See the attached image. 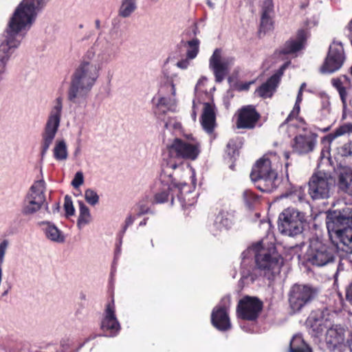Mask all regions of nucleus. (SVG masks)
<instances>
[{"instance_id": "f257e3e1", "label": "nucleus", "mask_w": 352, "mask_h": 352, "mask_svg": "<svg viewBox=\"0 0 352 352\" xmlns=\"http://www.w3.org/2000/svg\"><path fill=\"white\" fill-rule=\"evenodd\" d=\"M326 225L329 239L334 246L318 239L311 241L303 258L314 266L323 267L334 263L337 250L352 253V210L328 212Z\"/></svg>"}, {"instance_id": "f03ea898", "label": "nucleus", "mask_w": 352, "mask_h": 352, "mask_svg": "<svg viewBox=\"0 0 352 352\" xmlns=\"http://www.w3.org/2000/svg\"><path fill=\"white\" fill-rule=\"evenodd\" d=\"M241 256L240 285L252 284L261 277L273 280L280 271V258L274 245L265 248L258 242L243 251Z\"/></svg>"}, {"instance_id": "7ed1b4c3", "label": "nucleus", "mask_w": 352, "mask_h": 352, "mask_svg": "<svg viewBox=\"0 0 352 352\" xmlns=\"http://www.w3.org/2000/svg\"><path fill=\"white\" fill-rule=\"evenodd\" d=\"M113 45V43L106 41L98 56V64L89 60L94 56L95 52L92 50L87 51L83 60L71 76L67 94L69 102L76 104L86 102L99 76L101 63H107L114 56Z\"/></svg>"}, {"instance_id": "20e7f679", "label": "nucleus", "mask_w": 352, "mask_h": 352, "mask_svg": "<svg viewBox=\"0 0 352 352\" xmlns=\"http://www.w3.org/2000/svg\"><path fill=\"white\" fill-rule=\"evenodd\" d=\"M50 0H23L10 17L4 34L21 43L34 23L37 12Z\"/></svg>"}, {"instance_id": "39448f33", "label": "nucleus", "mask_w": 352, "mask_h": 352, "mask_svg": "<svg viewBox=\"0 0 352 352\" xmlns=\"http://www.w3.org/2000/svg\"><path fill=\"white\" fill-rule=\"evenodd\" d=\"M250 178L255 187L263 192L270 193L278 186V173L272 169L267 155L257 160L252 167Z\"/></svg>"}, {"instance_id": "423d86ee", "label": "nucleus", "mask_w": 352, "mask_h": 352, "mask_svg": "<svg viewBox=\"0 0 352 352\" xmlns=\"http://www.w3.org/2000/svg\"><path fill=\"white\" fill-rule=\"evenodd\" d=\"M320 289L311 284L294 283L287 294L289 307L294 314L299 313L318 296Z\"/></svg>"}, {"instance_id": "0eeeda50", "label": "nucleus", "mask_w": 352, "mask_h": 352, "mask_svg": "<svg viewBox=\"0 0 352 352\" xmlns=\"http://www.w3.org/2000/svg\"><path fill=\"white\" fill-rule=\"evenodd\" d=\"M177 164L173 162H167L166 164L162 163V170L160 174V180L164 188L156 192L154 195L152 203L153 204H164L168 200L170 192L173 193L174 188L178 191L177 197L180 199L184 188L188 186L186 182H177L173 177V172L177 167Z\"/></svg>"}, {"instance_id": "6e6552de", "label": "nucleus", "mask_w": 352, "mask_h": 352, "mask_svg": "<svg viewBox=\"0 0 352 352\" xmlns=\"http://www.w3.org/2000/svg\"><path fill=\"white\" fill-rule=\"evenodd\" d=\"M63 110L61 97L56 99L55 104L50 111L44 130L41 134V160H43L50 145L52 144L60 126Z\"/></svg>"}, {"instance_id": "1a4fd4ad", "label": "nucleus", "mask_w": 352, "mask_h": 352, "mask_svg": "<svg viewBox=\"0 0 352 352\" xmlns=\"http://www.w3.org/2000/svg\"><path fill=\"white\" fill-rule=\"evenodd\" d=\"M305 223V213L289 207L279 214L278 228L283 234L295 236L302 232Z\"/></svg>"}, {"instance_id": "9d476101", "label": "nucleus", "mask_w": 352, "mask_h": 352, "mask_svg": "<svg viewBox=\"0 0 352 352\" xmlns=\"http://www.w3.org/2000/svg\"><path fill=\"white\" fill-rule=\"evenodd\" d=\"M45 188L43 179L34 182L30 186L21 204V212L23 215H33L43 208L45 200Z\"/></svg>"}, {"instance_id": "9b49d317", "label": "nucleus", "mask_w": 352, "mask_h": 352, "mask_svg": "<svg viewBox=\"0 0 352 352\" xmlns=\"http://www.w3.org/2000/svg\"><path fill=\"white\" fill-rule=\"evenodd\" d=\"M200 31L197 23H193L187 28L182 34L181 41L176 45L175 54L177 58L194 59L199 52L200 40L197 37Z\"/></svg>"}, {"instance_id": "f8f14e48", "label": "nucleus", "mask_w": 352, "mask_h": 352, "mask_svg": "<svg viewBox=\"0 0 352 352\" xmlns=\"http://www.w3.org/2000/svg\"><path fill=\"white\" fill-rule=\"evenodd\" d=\"M335 186L333 177L322 171L314 173L308 183V192L313 199H324L331 196Z\"/></svg>"}, {"instance_id": "ddd939ff", "label": "nucleus", "mask_w": 352, "mask_h": 352, "mask_svg": "<svg viewBox=\"0 0 352 352\" xmlns=\"http://www.w3.org/2000/svg\"><path fill=\"white\" fill-rule=\"evenodd\" d=\"M167 148L170 160L163 163L166 164L167 162L173 161L178 165L177 168L180 167L182 164H178L175 159L195 160L197 158L200 153L199 144L189 143L179 138H175L173 143L168 145Z\"/></svg>"}, {"instance_id": "4468645a", "label": "nucleus", "mask_w": 352, "mask_h": 352, "mask_svg": "<svg viewBox=\"0 0 352 352\" xmlns=\"http://www.w3.org/2000/svg\"><path fill=\"white\" fill-rule=\"evenodd\" d=\"M263 302L256 296H245L241 298L236 306V316L239 318L254 321L261 312Z\"/></svg>"}, {"instance_id": "2eb2a0df", "label": "nucleus", "mask_w": 352, "mask_h": 352, "mask_svg": "<svg viewBox=\"0 0 352 352\" xmlns=\"http://www.w3.org/2000/svg\"><path fill=\"white\" fill-rule=\"evenodd\" d=\"M345 55L341 42L333 41V45L329 47V51L320 68V73L332 74L339 70L344 64Z\"/></svg>"}, {"instance_id": "dca6fc26", "label": "nucleus", "mask_w": 352, "mask_h": 352, "mask_svg": "<svg viewBox=\"0 0 352 352\" xmlns=\"http://www.w3.org/2000/svg\"><path fill=\"white\" fill-rule=\"evenodd\" d=\"M231 298L230 295L223 296L219 304L214 307L211 313V323L220 331H227L232 327L228 309Z\"/></svg>"}, {"instance_id": "f3484780", "label": "nucleus", "mask_w": 352, "mask_h": 352, "mask_svg": "<svg viewBox=\"0 0 352 352\" xmlns=\"http://www.w3.org/2000/svg\"><path fill=\"white\" fill-rule=\"evenodd\" d=\"M233 57L221 58V51L216 49L209 60V67L213 72L216 82H221L228 74L230 67L234 65Z\"/></svg>"}, {"instance_id": "a211bd4d", "label": "nucleus", "mask_w": 352, "mask_h": 352, "mask_svg": "<svg viewBox=\"0 0 352 352\" xmlns=\"http://www.w3.org/2000/svg\"><path fill=\"white\" fill-rule=\"evenodd\" d=\"M101 329L104 331H109L111 337L117 336L120 331V324L116 316L113 298L106 305L104 317L101 322Z\"/></svg>"}, {"instance_id": "6ab92c4d", "label": "nucleus", "mask_w": 352, "mask_h": 352, "mask_svg": "<svg viewBox=\"0 0 352 352\" xmlns=\"http://www.w3.org/2000/svg\"><path fill=\"white\" fill-rule=\"evenodd\" d=\"M308 37V30H298L295 38H289L278 50V54L283 55L293 54L302 50L305 47Z\"/></svg>"}, {"instance_id": "aec40b11", "label": "nucleus", "mask_w": 352, "mask_h": 352, "mask_svg": "<svg viewBox=\"0 0 352 352\" xmlns=\"http://www.w3.org/2000/svg\"><path fill=\"white\" fill-rule=\"evenodd\" d=\"M260 118L261 116L254 106H244L239 111L236 123V127L238 129H252L255 127Z\"/></svg>"}, {"instance_id": "412c9836", "label": "nucleus", "mask_w": 352, "mask_h": 352, "mask_svg": "<svg viewBox=\"0 0 352 352\" xmlns=\"http://www.w3.org/2000/svg\"><path fill=\"white\" fill-rule=\"evenodd\" d=\"M345 329L340 324L330 326L326 333L325 342L328 349L334 351L342 348L344 340Z\"/></svg>"}, {"instance_id": "4be33fe9", "label": "nucleus", "mask_w": 352, "mask_h": 352, "mask_svg": "<svg viewBox=\"0 0 352 352\" xmlns=\"http://www.w3.org/2000/svg\"><path fill=\"white\" fill-rule=\"evenodd\" d=\"M316 140L310 136L298 135L291 142L293 152L298 155H305L314 151Z\"/></svg>"}, {"instance_id": "5701e85b", "label": "nucleus", "mask_w": 352, "mask_h": 352, "mask_svg": "<svg viewBox=\"0 0 352 352\" xmlns=\"http://www.w3.org/2000/svg\"><path fill=\"white\" fill-rule=\"evenodd\" d=\"M201 124L206 133L208 134L213 133L216 125V114L214 106L209 102L204 103V108L201 117Z\"/></svg>"}, {"instance_id": "b1692460", "label": "nucleus", "mask_w": 352, "mask_h": 352, "mask_svg": "<svg viewBox=\"0 0 352 352\" xmlns=\"http://www.w3.org/2000/svg\"><path fill=\"white\" fill-rule=\"evenodd\" d=\"M38 226L42 230L45 237L51 241L62 243L65 241V237L63 232L59 230L54 223L48 221L38 222Z\"/></svg>"}, {"instance_id": "393cba45", "label": "nucleus", "mask_w": 352, "mask_h": 352, "mask_svg": "<svg viewBox=\"0 0 352 352\" xmlns=\"http://www.w3.org/2000/svg\"><path fill=\"white\" fill-rule=\"evenodd\" d=\"M338 186L339 190L352 196V169L346 167L340 169Z\"/></svg>"}, {"instance_id": "a878e982", "label": "nucleus", "mask_w": 352, "mask_h": 352, "mask_svg": "<svg viewBox=\"0 0 352 352\" xmlns=\"http://www.w3.org/2000/svg\"><path fill=\"white\" fill-rule=\"evenodd\" d=\"M329 310L325 306H322L321 308L313 310L309 316H308L307 320L309 323L311 322H317V323H323L326 324L328 327L331 326V322L329 320Z\"/></svg>"}, {"instance_id": "bb28decb", "label": "nucleus", "mask_w": 352, "mask_h": 352, "mask_svg": "<svg viewBox=\"0 0 352 352\" xmlns=\"http://www.w3.org/2000/svg\"><path fill=\"white\" fill-rule=\"evenodd\" d=\"M279 82H280L278 81L275 77L272 76L266 80V82L263 83L256 89V93H257L258 96L263 98L271 97Z\"/></svg>"}, {"instance_id": "cd10ccee", "label": "nucleus", "mask_w": 352, "mask_h": 352, "mask_svg": "<svg viewBox=\"0 0 352 352\" xmlns=\"http://www.w3.org/2000/svg\"><path fill=\"white\" fill-rule=\"evenodd\" d=\"M289 352H312V349L301 334H296L290 341Z\"/></svg>"}, {"instance_id": "c85d7f7f", "label": "nucleus", "mask_w": 352, "mask_h": 352, "mask_svg": "<svg viewBox=\"0 0 352 352\" xmlns=\"http://www.w3.org/2000/svg\"><path fill=\"white\" fill-rule=\"evenodd\" d=\"M79 205V216L77 220V226L79 229L88 224L91 221V213L89 208L82 201H78Z\"/></svg>"}, {"instance_id": "c756f323", "label": "nucleus", "mask_w": 352, "mask_h": 352, "mask_svg": "<svg viewBox=\"0 0 352 352\" xmlns=\"http://www.w3.org/2000/svg\"><path fill=\"white\" fill-rule=\"evenodd\" d=\"M232 224V221L230 214L224 211L219 212L214 222V226L219 230L223 228L228 230L231 227Z\"/></svg>"}, {"instance_id": "7c9ffc66", "label": "nucleus", "mask_w": 352, "mask_h": 352, "mask_svg": "<svg viewBox=\"0 0 352 352\" xmlns=\"http://www.w3.org/2000/svg\"><path fill=\"white\" fill-rule=\"evenodd\" d=\"M136 9V0H122L118 10V14L123 18H127L129 17Z\"/></svg>"}, {"instance_id": "2f4dec72", "label": "nucleus", "mask_w": 352, "mask_h": 352, "mask_svg": "<svg viewBox=\"0 0 352 352\" xmlns=\"http://www.w3.org/2000/svg\"><path fill=\"white\" fill-rule=\"evenodd\" d=\"M54 157L58 161L67 160L68 152L66 143L64 140L57 141L53 150Z\"/></svg>"}, {"instance_id": "473e14b6", "label": "nucleus", "mask_w": 352, "mask_h": 352, "mask_svg": "<svg viewBox=\"0 0 352 352\" xmlns=\"http://www.w3.org/2000/svg\"><path fill=\"white\" fill-rule=\"evenodd\" d=\"M351 133L352 123H344L343 124L336 128L333 132L329 133L327 135V139L329 140V142H331L338 137L344 135L345 134H349Z\"/></svg>"}, {"instance_id": "72a5a7b5", "label": "nucleus", "mask_w": 352, "mask_h": 352, "mask_svg": "<svg viewBox=\"0 0 352 352\" xmlns=\"http://www.w3.org/2000/svg\"><path fill=\"white\" fill-rule=\"evenodd\" d=\"M331 84L339 92L340 100L342 103L343 111H344L346 108L347 92L346 88L342 85L343 81L340 78H333L331 80Z\"/></svg>"}, {"instance_id": "f704fd0d", "label": "nucleus", "mask_w": 352, "mask_h": 352, "mask_svg": "<svg viewBox=\"0 0 352 352\" xmlns=\"http://www.w3.org/2000/svg\"><path fill=\"white\" fill-rule=\"evenodd\" d=\"M306 325L309 329V334L311 336V337L314 338H319L329 328L327 326H326V324H324L323 323L319 324L317 322L314 323L311 322L309 323L307 320H306Z\"/></svg>"}, {"instance_id": "c9c22d12", "label": "nucleus", "mask_w": 352, "mask_h": 352, "mask_svg": "<svg viewBox=\"0 0 352 352\" xmlns=\"http://www.w3.org/2000/svg\"><path fill=\"white\" fill-rule=\"evenodd\" d=\"M170 99L167 97H160L158 99L154 113L157 116L164 114L170 110Z\"/></svg>"}, {"instance_id": "e433bc0d", "label": "nucleus", "mask_w": 352, "mask_h": 352, "mask_svg": "<svg viewBox=\"0 0 352 352\" xmlns=\"http://www.w3.org/2000/svg\"><path fill=\"white\" fill-rule=\"evenodd\" d=\"M243 200L245 206L252 210L256 203L258 202L259 197L250 190H245L243 193Z\"/></svg>"}, {"instance_id": "4c0bfd02", "label": "nucleus", "mask_w": 352, "mask_h": 352, "mask_svg": "<svg viewBox=\"0 0 352 352\" xmlns=\"http://www.w3.org/2000/svg\"><path fill=\"white\" fill-rule=\"evenodd\" d=\"M239 147L236 140H230L227 144L226 153L231 160H235L239 155Z\"/></svg>"}, {"instance_id": "58836bf2", "label": "nucleus", "mask_w": 352, "mask_h": 352, "mask_svg": "<svg viewBox=\"0 0 352 352\" xmlns=\"http://www.w3.org/2000/svg\"><path fill=\"white\" fill-rule=\"evenodd\" d=\"M85 199L91 206H96L99 202V196L96 190L88 188L85 191Z\"/></svg>"}, {"instance_id": "ea45409f", "label": "nucleus", "mask_w": 352, "mask_h": 352, "mask_svg": "<svg viewBox=\"0 0 352 352\" xmlns=\"http://www.w3.org/2000/svg\"><path fill=\"white\" fill-rule=\"evenodd\" d=\"M64 210L65 211V217L69 218L75 214V208L73 205L72 197L69 195H65L64 198Z\"/></svg>"}, {"instance_id": "a19ab883", "label": "nucleus", "mask_w": 352, "mask_h": 352, "mask_svg": "<svg viewBox=\"0 0 352 352\" xmlns=\"http://www.w3.org/2000/svg\"><path fill=\"white\" fill-rule=\"evenodd\" d=\"M273 28V22L271 16H261L260 32L265 33Z\"/></svg>"}, {"instance_id": "79ce46f5", "label": "nucleus", "mask_w": 352, "mask_h": 352, "mask_svg": "<svg viewBox=\"0 0 352 352\" xmlns=\"http://www.w3.org/2000/svg\"><path fill=\"white\" fill-rule=\"evenodd\" d=\"M274 12V3L272 0H265L262 6L261 16H271Z\"/></svg>"}, {"instance_id": "37998d69", "label": "nucleus", "mask_w": 352, "mask_h": 352, "mask_svg": "<svg viewBox=\"0 0 352 352\" xmlns=\"http://www.w3.org/2000/svg\"><path fill=\"white\" fill-rule=\"evenodd\" d=\"M135 219L134 217L129 215L125 219L124 226H123L122 229L120 231V232L118 234V236L120 238V243L122 242V238L124 236V234H125L127 228L129 226L132 225L133 222L135 221Z\"/></svg>"}, {"instance_id": "c03bdc74", "label": "nucleus", "mask_w": 352, "mask_h": 352, "mask_svg": "<svg viewBox=\"0 0 352 352\" xmlns=\"http://www.w3.org/2000/svg\"><path fill=\"white\" fill-rule=\"evenodd\" d=\"M300 104H294L292 111L289 113L285 120L281 124L280 126L288 123L292 120L294 118H296L300 112Z\"/></svg>"}, {"instance_id": "a18cd8bd", "label": "nucleus", "mask_w": 352, "mask_h": 352, "mask_svg": "<svg viewBox=\"0 0 352 352\" xmlns=\"http://www.w3.org/2000/svg\"><path fill=\"white\" fill-rule=\"evenodd\" d=\"M340 153L343 157L352 156V140L344 144L340 148Z\"/></svg>"}, {"instance_id": "49530a36", "label": "nucleus", "mask_w": 352, "mask_h": 352, "mask_svg": "<svg viewBox=\"0 0 352 352\" xmlns=\"http://www.w3.org/2000/svg\"><path fill=\"white\" fill-rule=\"evenodd\" d=\"M84 182V177L83 173L81 171L77 172L74 179L72 181V185L74 186V188H77L80 186H81Z\"/></svg>"}, {"instance_id": "de8ad7c7", "label": "nucleus", "mask_w": 352, "mask_h": 352, "mask_svg": "<svg viewBox=\"0 0 352 352\" xmlns=\"http://www.w3.org/2000/svg\"><path fill=\"white\" fill-rule=\"evenodd\" d=\"M291 64V61H287L283 63L280 67L276 72L275 74L272 75L273 77H275L278 81H280V78L284 74L285 70L288 67V66Z\"/></svg>"}, {"instance_id": "09e8293b", "label": "nucleus", "mask_w": 352, "mask_h": 352, "mask_svg": "<svg viewBox=\"0 0 352 352\" xmlns=\"http://www.w3.org/2000/svg\"><path fill=\"white\" fill-rule=\"evenodd\" d=\"M228 82L230 85V89L227 91V94L230 95V98H232L233 94L231 90L235 89L239 82L234 76H229L228 78Z\"/></svg>"}, {"instance_id": "8fccbe9b", "label": "nucleus", "mask_w": 352, "mask_h": 352, "mask_svg": "<svg viewBox=\"0 0 352 352\" xmlns=\"http://www.w3.org/2000/svg\"><path fill=\"white\" fill-rule=\"evenodd\" d=\"M189 60H190V59L188 58V57L186 56V58H182V60H179L177 63L176 65L177 67H179L182 69H186L188 68V67L190 64Z\"/></svg>"}, {"instance_id": "3c124183", "label": "nucleus", "mask_w": 352, "mask_h": 352, "mask_svg": "<svg viewBox=\"0 0 352 352\" xmlns=\"http://www.w3.org/2000/svg\"><path fill=\"white\" fill-rule=\"evenodd\" d=\"M9 242L7 239L3 240L0 243V256L5 257L6 250L8 247Z\"/></svg>"}, {"instance_id": "603ef678", "label": "nucleus", "mask_w": 352, "mask_h": 352, "mask_svg": "<svg viewBox=\"0 0 352 352\" xmlns=\"http://www.w3.org/2000/svg\"><path fill=\"white\" fill-rule=\"evenodd\" d=\"M148 213L153 214V212L151 211L149 208H148L142 204V205H140L139 207V211L137 214V216L140 217L142 215H144V214H148Z\"/></svg>"}, {"instance_id": "864d4df0", "label": "nucleus", "mask_w": 352, "mask_h": 352, "mask_svg": "<svg viewBox=\"0 0 352 352\" xmlns=\"http://www.w3.org/2000/svg\"><path fill=\"white\" fill-rule=\"evenodd\" d=\"M251 82H245V83H239L238 82L236 87L235 88L236 90H238L239 91H247L250 88V85H251Z\"/></svg>"}, {"instance_id": "5fc2aeb1", "label": "nucleus", "mask_w": 352, "mask_h": 352, "mask_svg": "<svg viewBox=\"0 0 352 352\" xmlns=\"http://www.w3.org/2000/svg\"><path fill=\"white\" fill-rule=\"evenodd\" d=\"M352 331L349 332V337L346 339V342H343L342 347H348L351 352H352Z\"/></svg>"}, {"instance_id": "6e6d98bb", "label": "nucleus", "mask_w": 352, "mask_h": 352, "mask_svg": "<svg viewBox=\"0 0 352 352\" xmlns=\"http://www.w3.org/2000/svg\"><path fill=\"white\" fill-rule=\"evenodd\" d=\"M346 31L347 32V33L346 32V34L349 37V39L352 45V19L350 21L349 23L346 28Z\"/></svg>"}, {"instance_id": "4d7b16f0", "label": "nucleus", "mask_w": 352, "mask_h": 352, "mask_svg": "<svg viewBox=\"0 0 352 352\" xmlns=\"http://www.w3.org/2000/svg\"><path fill=\"white\" fill-rule=\"evenodd\" d=\"M60 350H65L67 351L71 347V343L69 340H63L60 342Z\"/></svg>"}, {"instance_id": "13d9d810", "label": "nucleus", "mask_w": 352, "mask_h": 352, "mask_svg": "<svg viewBox=\"0 0 352 352\" xmlns=\"http://www.w3.org/2000/svg\"><path fill=\"white\" fill-rule=\"evenodd\" d=\"M346 300L352 305V283L349 285V287L346 289Z\"/></svg>"}, {"instance_id": "bf43d9fd", "label": "nucleus", "mask_w": 352, "mask_h": 352, "mask_svg": "<svg viewBox=\"0 0 352 352\" xmlns=\"http://www.w3.org/2000/svg\"><path fill=\"white\" fill-rule=\"evenodd\" d=\"M118 243L116 244V250H115V256H114V261H116V259H118V258L119 257L120 253H121V245H122V243H120V238L118 236Z\"/></svg>"}, {"instance_id": "052dcab7", "label": "nucleus", "mask_w": 352, "mask_h": 352, "mask_svg": "<svg viewBox=\"0 0 352 352\" xmlns=\"http://www.w3.org/2000/svg\"><path fill=\"white\" fill-rule=\"evenodd\" d=\"M12 283L11 281H9L8 280H6L3 283V286H2L3 289H6L8 291H10L12 289Z\"/></svg>"}, {"instance_id": "680f3d73", "label": "nucleus", "mask_w": 352, "mask_h": 352, "mask_svg": "<svg viewBox=\"0 0 352 352\" xmlns=\"http://www.w3.org/2000/svg\"><path fill=\"white\" fill-rule=\"evenodd\" d=\"M302 100V92H301V90H298V94H297V97H296V102L295 103L300 104Z\"/></svg>"}, {"instance_id": "e2e57ef3", "label": "nucleus", "mask_w": 352, "mask_h": 352, "mask_svg": "<svg viewBox=\"0 0 352 352\" xmlns=\"http://www.w3.org/2000/svg\"><path fill=\"white\" fill-rule=\"evenodd\" d=\"M60 210V205L58 202L55 203L52 206V212L56 213L59 212Z\"/></svg>"}, {"instance_id": "0e129e2a", "label": "nucleus", "mask_w": 352, "mask_h": 352, "mask_svg": "<svg viewBox=\"0 0 352 352\" xmlns=\"http://www.w3.org/2000/svg\"><path fill=\"white\" fill-rule=\"evenodd\" d=\"M340 78H341L343 81V83H346V84H349L350 83V78L346 76V75H342V76L340 77Z\"/></svg>"}, {"instance_id": "69168bd1", "label": "nucleus", "mask_w": 352, "mask_h": 352, "mask_svg": "<svg viewBox=\"0 0 352 352\" xmlns=\"http://www.w3.org/2000/svg\"><path fill=\"white\" fill-rule=\"evenodd\" d=\"M43 207H44L45 211L47 212V213H50V209H49V204L46 201V199L45 200V204H43Z\"/></svg>"}, {"instance_id": "338daca9", "label": "nucleus", "mask_w": 352, "mask_h": 352, "mask_svg": "<svg viewBox=\"0 0 352 352\" xmlns=\"http://www.w3.org/2000/svg\"><path fill=\"white\" fill-rule=\"evenodd\" d=\"M148 218H144L142 221H140V223H139V226H144L146 225V223H147V221H148Z\"/></svg>"}, {"instance_id": "774afa93", "label": "nucleus", "mask_w": 352, "mask_h": 352, "mask_svg": "<svg viewBox=\"0 0 352 352\" xmlns=\"http://www.w3.org/2000/svg\"><path fill=\"white\" fill-rule=\"evenodd\" d=\"M207 5L212 9L214 8V3H213L211 0H206Z\"/></svg>"}]
</instances>
